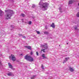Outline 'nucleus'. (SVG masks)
<instances>
[{
  "instance_id": "f257e3e1",
  "label": "nucleus",
  "mask_w": 79,
  "mask_h": 79,
  "mask_svg": "<svg viewBox=\"0 0 79 79\" xmlns=\"http://www.w3.org/2000/svg\"><path fill=\"white\" fill-rule=\"evenodd\" d=\"M5 11L8 13L6 14L4 16V18L6 19H10V18L11 17V15L15 13L13 10H6Z\"/></svg>"
},
{
  "instance_id": "f03ea898",
  "label": "nucleus",
  "mask_w": 79,
  "mask_h": 79,
  "mask_svg": "<svg viewBox=\"0 0 79 79\" xmlns=\"http://www.w3.org/2000/svg\"><path fill=\"white\" fill-rule=\"evenodd\" d=\"M41 3L42 2H40L39 3V5H41L42 10H43V11L46 10L47 9V6H48V4L47 3V2H45L42 4Z\"/></svg>"
},
{
  "instance_id": "7ed1b4c3",
  "label": "nucleus",
  "mask_w": 79,
  "mask_h": 79,
  "mask_svg": "<svg viewBox=\"0 0 79 79\" xmlns=\"http://www.w3.org/2000/svg\"><path fill=\"white\" fill-rule=\"evenodd\" d=\"M25 59L31 62H32L34 59L33 58L30 56H27V55L25 56Z\"/></svg>"
},
{
  "instance_id": "20e7f679",
  "label": "nucleus",
  "mask_w": 79,
  "mask_h": 79,
  "mask_svg": "<svg viewBox=\"0 0 79 79\" xmlns=\"http://www.w3.org/2000/svg\"><path fill=\"white\" fill-rule=\"evenodd\" d=\"M9 58L10 60H12L13 61H15V60H16V57H15V56L13 54H11L10 55V56L9 57Z\"/></svg>"
},
{
  "instance_id": "39448f33",
  "label": "nucleus",
  "mask_w": 79,
  "mask_h": 79,
  "mask_svg": "<svg viewBox=\"0 0 79 79\" xmlns=\"http://www.w3.org/2000/svg\"><path fill=\"white\" fill-rule=\"evenodd\" d=\"M41 47L44 48H45L46 49H47V48H48V46H47V44L46 43H45L44 44V45H41Z\"/></svg>"
},
{
  "instance_id": "423d86ee",
  "label": "nucleus",
  "mask_w": 79,
  "mask_h": 79,
  "mask_svg": "<svg viewBox=\"0 0 79 79\" xmlns=\"http://www.w3.org/2000/svg\"><path fill=\"white\" fill-rule=\"evenodd\" d=\"M7 76H12L13 77L14 76V74H13V73L11 72H9V73H7Z\"/></svg>"
},
{
  "instance_id": "0eeeda50",
  "label": "nucleus",
  "mask_w": 79,
  "mask_h": 79,
  "mask_svg": "<svg viewBox=\"0 0 79 79\" xmlns=\"http://www.w3.org/2000/svg\"><path fill=\"white\" fill-rule=\"evenodd\" d=\"M25 48H27V49H28L29 50H32V48L30 46H25Z\"/></svg>"
},
{
  "instance_id": "6e6552de",
  "label": "nucleus",
  "mask_w": 79,
  "mask_h": 79,
  "mask_svg": "<svg viewBox=\"0 0 79 79\" xmlns=\"http://www.w3.org/2000/svg\"><path fill=\"white\" fill-rule=\"evenodd\" d=\"M69 70L71 72H73L74 71V69L71 67H69Z\"/></svg>"
},
{
  "instance_id": "1a4fd4ad",
  "label": "nucleus",
  "mask_w": 79,
  "mask_h": 79,
  "mask_svg": "<svg viewBox=\"0 0 79 79\" xmlns=\"http://www.w3.org/2000/svg\"><path fill=\"white\" fill-rule=\"evenodd\" d=\"M74 2V0H69V5L70 4H72Z\"/></svg>"
},
{
  "instance_id": "9d476101",
  "label": "nucleus",
  "mask_w": 79,
  "mask_h": 79,
  "mask_svg": "<svg viewBox=\"0 0 79 79\" xmlns=\"http://www.w3.org/2000/svg\"><path fill=\"white\" fill-rule=\"evenodd\" d=\"M69 59V57H66L65 58L64 60V62H63V63H64L65 62H66V61H68V60Z\"/></svg>"
},
{
  "instance_id": "9b49d317",
  "label": "nucleus",
  "mask_w": 79,
  "mask_h": 79,
  "mask_svg": "<svg viewBox=\"0 0 79 79\" xmlns=\"http://www.w3.org/2000/svg\"><path fill=\"white\" fill-rule=\"evenodd\" d=\"M4 15V13L2 10H0V16H2Z\"/></svg>"
},
{
  "instance_id": "f8f14e48",
  "label": "nucleus",
  "mask_w": 79,
  "mask_h": 79,
  "mask_svg": "<svg viewBox=\"0 0 79 79\" xmlns=\"http://www.w3.org/2000/svg\"><path fill=\"white\" fill-rule=\"evenodd\" d=\"M51 27H52L53 28H55V23H52V24L51 25Z\"/></svg>"
},
{
  "instance_id": "ddd939ff",
  "label": "nucleus",
  "mask_w": 79,
  "mask_h": 79,
  "mask_svg": "<svg viewBox=\"0 0 79 79\" xmlns=\"http://www.w3.org/2000/svg\"><path fill=\"white\" fill-rule=\"evenodd\" d=\"M45 54H43L42 56V57H43V58H45L46 59H48V58L47 57H46L45 56Z\"/></svg>"
},
{
  "instance_id": "4468645a",
  "label": "nucleus",
  "mask_w": 79,
  "mask_h": 79,
  "mask_svg": "<svg viewBox=\"0 0 79 79\" xmlns=\"http://www.w3.org/2000/svg\"><path fill=\"white\" fill-rule=\"evenodd\" d=\"M8 64V66H9V68H12V67H13V66H12V65H11V64H10V63H9Z\"/></svg>"
},
{
  "instance_id": "2eb2a0df",
  "label": "nucleus",
  "mask_w": 79,
  "mask_h": 79,
  "mask_svg": "<svg viewBox=\"0 0 79 79\" xmlns=\"http://www.w3.org/2000/svg\"><path fill=\"white\" fill-rule=\"evenodd\" d=\"M44 33L45 34H48V31H45Z\"/></svg>"
},
{
  "instance_id": "dca6fc26",
  "label": "nucleus",
  "mask_w": 79,
  "mask_h": 79,
  "mask_svg": "<svg viewBox=\"0 0 79 79\" xmlns=\"http://www.w3.org/2000/svg\"><path fill=\"white\" fill-rule=\"evenodd\" d=\"M35 76L34 75L31 78V79H34L35 78Z\"/></svg>"
},
{
  "instance_id": "f3484780",
  "label": "nucleus",
  "mask_w": 79,
  "mask_h": 79,
  "mask_svg": "<svg viewBox=\"0 0 79 79\" xmlns=\"http://www.w3.org/2000/svg\"><path fill=\"white\" fill-rule=\"evenodd\" d=\"M59 10L60 11V12H62L61 11V7L59 8Z\"/></svg>"
},
{
  "instance_id": "a211bd4d",
  "label": "nucleus",
  "mask_w": 79,
  "mask_h": 79,
  "mask_svg": "<svg viewBox=\"0 0 79 79\" xmlns=\"http://www.w3.org/2000/svg\"><path fill=\"white\" fill-rule=\"evenodd\" d=\"M21 15H22V16H23V17H24V16H25L24 14H21Z\"/></svg>"
},
{
  "instance_id": "6ab92c4d",
  "label": "nucleus",
  "mask_w": 79,
  "mask_h": 79,
  "mask_svg": "<svg viewBox=\"0 0 79 79\" xmlns=\"http://www.w3.org/2000/svg\"><path fill=\"white\" fill-rule=\"evenodd\" d=\"M77 17H79V12L77 13Z\"/></svg>"
},
{
  "instance_id": "aec40b11",
  "label": "nucleus",
  "mask_w": 79,
  "mask_h": 79,
  "mask_svg": "<svg viewBox=\"0 0 79 79\" xmlns=\"http://www.w3.org/2000/svg\"><path fill=\"white\" fill-rule=\"evenodd\" d=\"M36 33H37V34H40V32L39 31H36Z\"/></svg>"
},
{
  "instance_id": "412c9836",
  "label": "nucleus",
  "mask_w": 79,
  "mask_h": 79,
  "mask_svg": "<svg viewBox=\"0 0 79 79\" xmlns=\"http://www.w3.org/2000/svg\"><path fill=\"white\" fill-rule=\"evenodd\" d=\"M41 52H45V49H44L42 50H41Z\"/></svg>"
},
{
  "instance_id": "4be33fe9",
  "label": "nucleus",
  "mask_w": 79,
  "mask_h": 79,
  "mask_svg": "<svg viewBox=\"0 0 79 79\" xmlns=\"http://www.w3.org/2000/svg\"><path fill=\"white\" fill-rule=\"evenodd\" d=\"M11 69L12 70H15V69L14 68H13V67H12V68H11Z\"/></svg>"
},
{
  "instance_id": "5701e85b",
  "label": "nucleus",
  "mask_w": 79,
  "mask_h": 79,
  "mask_svg": "<svg viewBox=\"0 0 79 79\" xmlns=\"http://www.w3.org/2000/svg\"><path fill=\"white\" fill-rule=\"evenodd\" d=\"M35 6L34 5H33L32 7L33 8H35Z\"/></svg>"
},
{
  "instance_id": "b1692460",
  "label": "nucleus",
  "mask_w": 79,
  "mask_h": 79,
  "mask_svg": "<svg viewBox=\"0 0 79 79\" xmlns=\"http://www.w3.org/2000/svg\"><path fill=\"white\" fill-rule=\"evenodd\" d=\"M36 53V55H37V56H38V55H39V53H38V52H37Z\"/></svg>"
},
{
  "instance_id": "393cba45",
  "label": "nucleus",
  "mask_w": 79,
  "mask_h": 79,
  "mask_svg": "<svg viewBox=\"0 0 79 79\" xmlns=\"http://www.w3.org/2000/svg\"><path fill=\"white\" fill-rule=\"evenodd\" d=\"M32 22L31 21H30L29 22V24H31Z\"/></svg>"
},
{
  "instance_id": "a878e982",
  "label": "nucleus",
  "mask_w": 79,
  "mask_h": 79,
  "mask_svg": "<svg viewBox=\"0 0 79 79\" xmlns=\"http://www.w3.org/2000/svg\"><path fill=\"white\" fill-rule=\"evenodd\" d=\"M19 36H23V35L21 34H19Z\"/></svg>"
},
{
  "instance_id": "bb28decb",
  "label": "nucleus",
  "mask_w": 79,
  "mask_h": 79,
  "mask_svg": "<svg viewBox=\"0 0 79 79\" xmlns=\"http://www.w3.org/2000/svg\"><path fill=\"white\" fill-rule=\"evenodd\" d=\"M41 68H42V69H44V66H43V65H42Z\"/></svg>"
},
{
  "instance_id": "cd10ccee",
  "label": "nucleus",
  "mask_w": 79,
  "mask_h": 79,
  "mask_svg": "<svg viewBox=\"0 0 79 79\" xmlns=\"http://www.w3.org/2000/svg\"><path fill=\"white\" fill-rule=\"evenodd\" d=\"M45 28L46 29H47V28H48V26H46Z\"/></svg>"
},
{
  "instance_id": "c85d7f7f",
  "label": "nucleus",
  "mask_w": 79,
  "mask_h": 79,
  "mask_svg": "<svg viewBox=\"0 0 79 79\" xmlns=\"http://www.w3.org/2000/svg\"><path fill=\"white\" fill-rule=\"evenodd\" d=\"M23 38H24V39H26V36H23Z\"/></svg>"
},
{
  "instance_id": "c756f323",
  "label": "nucleus",
  "mask_w": 79,
  "mask_h": 79,
  "mask_svg": "<svg viewBox=\"0 0 79 79\" xmlns=\"http://www.w3.org/2000/svg\"><path fill=\"white\" fill-rule=\"evenodd\" d=\"M33 53H32V52H31V55H32V54H33Z\"/></svg>"
},
{
  "instance_id": "7c9ffc66",
  "label": "nucleus",
  "mask_w": 79,
  "mask_h": 79,
  "mask_svg": "<svg viewBox=\"0 0 79 79\" xmlns=\"http://www.w3.org/2000/svg\"><path fill=\"white\" fill-rule=\"evenodd\" d=\"M12 28V29H13V27H14L13 26H11Z\"/></svg>"
},
{
  "instance_id": "2f4dec72",
  "label": "nucleus",
  "mask_w": 79,
  "mask_h": 79,
  "mask_svg": "<svg viewBox=\"0 0 79 79\" xmlns=\"http://www.w3.org/2000/svg\"><path fill=\"white\" fill-rule=\"evenodd\" d=\"M22 55H23V54H20V56H21Z\"/></svg>"
},
{
  "instance_id": "473e14b6",
  "label": "nucleus",
  "mask_w": 79,
  "mask_h": 79,
  "mask_svg": "<svg viewBox=\"0 0 79 79\" xmlns=\"http://www.w3.org/2000/svg\"><path fill=\"white\" fill-rule=\"evenodd\" d=\"M0 64H2V63H1V62H0Z\"/></svg>"
},
{
  "instance_id": "72a5a7b5",
  "label": "nucleus",
  "mask_w": 79,
  "mask_h": 79,
  "mask_svg": "<svg viewBox=\"0 0 79 79\" xmlns=\"http://www.w3.org/2000/svg\"><path fill=\"white\" fill-rule=\"evenodd\" d=\"M22 21H23V19H22Z\"/></svg>"
},
{
  "instance_id": "f704fd0d",
  "label": "nucleus",
  "mask_w": 79,
  "mask_h": 79,
  "mask_svg": "<svg viewBox=\"0 0 79 79\" xmlns=\"http://www.w3.org/2000/svg\"><path fill=\"white\" fill-rule=\"evenodd\" d=\"M78 6H79V3H78Z\"/></svg>"
},
{
  "instance_id": "c9c22d12",
  "label": "nucleus",
  "mask_w": 79,
  "mask_h": 79,
  "mask_svg": "<svg viewBox=\"0 0 79 79\" xmlns=\"http://www.w3.org/2000/svg\"><path fill=\"white\" fill-rule=\"evenodd\" d=\"M75 29H76V28H75Z\"/></svg>"
},
{
  "instance_id": "e433bc0d",
  "label": "nucleus",
  "mask_w": 79,
  "mask_h": 79,
  "mask_svg": "<svg viewBox=\"0 0 79 79\" xmlns=\"http://www.w3.org/2000/svg\"><path fill=\"white\" fill-rule=\"evenodd\" d=\"M67 44H68V43H67Z\"/></svg>"
}]
</instances>
